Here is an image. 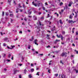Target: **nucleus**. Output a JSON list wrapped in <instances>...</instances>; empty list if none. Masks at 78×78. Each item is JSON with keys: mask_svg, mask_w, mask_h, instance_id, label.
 <instances>
[{"mask_svg": "<svg viewBox=\"0 0 78 78\" xmlns=\"http://www.w3.org/2000/svg\"><path fill=\"white\" fill-rule=\"evenodd\" d=\"M11 1L12 0H8V2H11Z\"/></svg>", "mask_w": 78, "mask_h": 78, "instance_id": "obj_47", "label": "nucleus"}, {"mask_svg": "<svg viewBox=\"0 0 78 78\" xmlns=\"http://www.w3.org/2000/svg\"><path fill=\"white\" fill-rule=\"evenodd\" d=\"M42 14V13L41 12H39L38 13V15H41Z\"/></svg>", "mask_w": 78, "mask_h": 78, "instance_id": "obj_41", "label": "nucleus"}, {"mask_svg": "<svg viewBox=\"0 0 78 78\" xmlns=\"http://www.w3.org/2000/svg\"><path fill=\"white\" fill-rule=\"evenodd\" d=\"M75 28H73L72 29V33H74V30H75Z\"/></svg>", "mask_w": 78, "mask_h": 78, "instance_id": "obj_22", "label": "nucleus"}, {"mask_svg": "<svg viewBox=\"0 0 78 78\" xmlns=\"http://www.w3.org/2000/svg\"><path fill=\"white\" fill-rule=\"evenodd\" d=\"M74 70L76 71V73H78V69L77 70L76 69H75Z\"/></svg>", "mask_w": 78, "mask_h": 78, "instance_id": "obj_15", "label": "nucleus"}, {"mask_svg": "<svg viewBox=\"0 0 78 78\" xmlns=\"http://www.w3.org/2000/svg\"><path fill=\"white\" fill-rule=\"evenodd\" d=\"M20 12H22V11H23V10H22V9H20Z\"/></svg>", "mask_w": 78, "mask_h": 78, "instance_id": "obj_62", "label": "nucleus"}, {"mask_svg": "<svg viewBox=\"0 0 78 78\" xmlns=\"http://www.w3.org/2000/svg\"><path fill=\"white\" fill-rule=\"evenodd\" d=\"M28 13H29V14L30 15L31 14V12H30Z\"/></svg>", "mask_w": 78, "mask_h": 78, "instance_id": "obj_55", "label": "nucleus"}, {"mask_svg": "<svg viewBox=\"0 0 78 78\" xmlns=\"http://www.w3.org/2000/svg\"><path fill=\"white\" fill-rule=\"evenodd\" d=\"M11 47H12V48H13V47H15V46H12V45H11Z\"/></svg>", "mask_w": 78, "mask_h": 78, "instance_id": "obj_58", "label": "nucleus"}, {"mask_svg": "<svg viewBox=\"0 0 78 78\" xmlns=\"http://www.w3.org/2000/svg\"><path fill=\"white\" fill-rule=\"evenodd\" d=\"M37 42V40L36 39L34 41V43L36 45H38V44L37 43H36Z\"/></svg>", "mask_w": 78, "mask_h": 78, "instance_id": "obj_7", "label": "nucleus"}, {"mask_svg": "<svg viewBox=\"0 0 78 78\" xmlns=\"http://www.w3.org/2000/svg\"><path fill=\"white\" fill-rule=\"evenodd\" d=\"M60 42V40H56V41H55V43L56 44V42Z\"/></svg>", "mask_w": 78, "mask_h": 78, "instance_id": "obj_9", "label": "nucleus"}, {"mask_svg": "<svg viewBox=\"0 0 78 78\" xmlns=\"http://www.w3.org/2000/svg\"><path fill=\"white\" fill-rule=\"evenodd\" d=\"M13 3L15 5H16V2H15V1H13Z\"/></svg>", "mask_w": 78, "mask_h": 78, "instance_id": "obj_51", "label": "nucleus"}, {"mask_svg": "<svg viewBox=\"0 0 78 78\" xmlns=\"http://www.w3.org/2000/svg\"><path fill=\"white\" fill-rule=\"evenodd\" d=\"M41 44H42V43H43V40H41Z\"/></svg>", "mask_w": 78, "mask_h": 78, "instance_id": "obj_56", "label": "nucleus"}, {"mask_svg": "<svg viewBox=\"0 0 78 78\" xmlns=\"http://www.w3.org/2000/svg\"><path fill=\"white\" fill-rule=\"evenodd\" d=\"M51 70L50 69H48V73H50V71H51Z\"/></svg>", "mask_w": 78, "mask_h": 78, "instance_id": "obj_31", "label": "nucleus"}, {"mask_svg": "<svg viewBox=\"0 0 78 78\" xmlns=\"http://www.w3.org/2000/svg\"><path fill=\"white\" fill-rule=\"evenodd\" d=\"M62 34H66V32H65V31H63L62 32Z\"/></svg>", "mask_w": 78, "mask_h": 78, "instance_id": "obj_32", "label": "nucleus"}, {"mask_svg": "<svg viewBox=\"0 0 78 78\" xmlns=\"http://www.w3.org/2000/svg\"><path fill=\"white\" fill-rule=\"evenodd\" d=\"M7 61L8 62H9L10 61V60H8V59H7Z\"/></svg>", "mask_w": 78, "mask_h": 78, "instance_id": "obj_54", "label": "nucleus"}, {"mask_svg": "<svg viewBox=\"0 0 78 78\" xmlns=\"http://www.w3.org/2000/svg\"><path fill=\"white\" fill-rule=\"evenodd\" d=\"M8 12H5V15L6 16H8Z\"/></svg>", "mask_w": 78, "mask_h": 78, "instance_id": "obj_36", "label": "nucleus"}, {"mask_svg": "<svg viewBox=\"0 0 78 78\" xmlns=\"http://www.w3.org/2000/svg\"><path fill=\"white\" fill-rule=\"evenodd\" d=\"M4 71H5V72H6V70H7V69L6 68H5L4 69Z\"/></svg>", "mask_w": 78, "mask_h": 78, "instance_id": "obj_44", "label": "nucleus"}, {"mask_svg": "<svg viewBox=\"0 0 78 78\" xmlns=\"http://www.w3.org/2000/svg\"><path fill=\"white\" fill-rule=\"evenodd\" d=\"M47 22H48V23H49V24L50 25V24H51V22H50V21H47Z\"/></svg>", "mask_w": 78, "mask_h": 78, "instance_id": "obj_38", "label": "nucleus"}, {"mask_svg": "<svg viewBox=\"0 0 78 78\" xmlns=\"http://www.w3.org/2000/svg\"><path fill=\"white\" fill-rule=\"evenodd\" d=\"M68 22L69 23H72L73 22V21L72 20H69Z\"/></svg>", "mask_w": 78, "mask_h": 78, "instance_id": "obj_11", "label": "nucleus"}, {"mask_svg": "<svg viewBox=\"0 0 78 78\" xmlns=\"http://www.w3.org/2000/svg\"><path fill=\"white\" fill-rule=\"evenodd\" d=\"M24 20L26 21V22H27V19L24 18Z\"/></svg>", "mask_w": 78, "mask_h": 78, "instance_id": "obj_60", "label": "nucleus"}, {"mask_svg": "<svg viewBox=\"0 0 78 78\" xmlns=\"http://www.w3.org/2000/svg\"><path fill=\"white\" fill-rule=\"evenodd\" d=\"M59 23H61V24H62V20H59Z\"/></svg>", "mask_w": 78, "mask_h": 78, "instance_id": "obj_28", "label": "nucleus"}, {"mask_svg": "<svg viewBox=\"0 0 78 78\" xmlns=\"http://www.w3.org/2000/svg\"><path fill=\"white\" fill-rule=\"evenodd\" d=\"M47 36L48 37H49L50 36V35L47 34Z\"/></svg>", "mask_w": 78, "mask_h": 78, "instance_id": "obj_59", "label": "nucleus"}, {"mask_svg": "<svg viewBox=\"0 0 78 78\" xmlns=\"http://www.w3.org/2000/svg\"><path fill=\"white\" fill-rule=\"evenodd\" d=\"M3 46H6V44H5V43L3 44Z\"/></svg>", "mask_w": 78, "mask_h": 78, "instance_id": "obj_53", "label": "nucleus"}, {"mask_svg": "<svg viewBox=\"0 0 78 78\" xmlns=\"http://www.w3.org/2000/svg\"><path fill=\"white\" fill-rule=\"evenodd\" d=\"M61 78H66V75L64 74L61 75Z\"/></svg>", "mask_w": 78, "mask_h": 78, "instance_id": "obj_8", "label": "nucleus"}, {"mask_svg": "<svg viewBox=\"0 0 78 78\" xmlns=\"http://www.w3.org/2000/svg\"><path fill=\"white\" fill-rule=\"evenodd\" d=\"M75 13L76 14V16H75L74 17L75 18H76L77 17V13H76V12H75Z\"/></svg>", "mask_w": 78, "mask_h": 78, "instance_id": "obj_18", "label": "nucleus"}, {"mask_svg": "<svg viewBox=\"0 0 78 78\" xmlns=\"http://www.w3.org/2000/svg\"><path fill=\"white\" fill-rule=\"evenodd\" d=\"M33 18L34 20H37V17H36V16L35 15H34L33 16Z\"/></svg>", "mask_w": 78, "mask_h": 78, "instance_id": "obj_2", "label": "nucleus"}, {"mask_svg": "<svg viewBox=\"0 0 78 78\" xmlns=\"http://www.w3.org/2000/svg\"><path fill=\"white\" fill-rule=\"evenodd\" d=\"M51 18H50V20H51L52 19V18H53V16H51Z\"/></svg>", "mask_w": 78, "mask_h": 78, "instance_id": "obj_46", "label": "nucleus"}, {"mask_svg": "<svg viewBox=\"0 0 78 78\" xmlns=\"http://www.w3.org/2000/svg\"><path fill=\"white\" fill-rule=\"evenodd\" d=\"M51 31H54V30H56V28H55V26H54V27L51 28Z\"/></svg>", "mask_w": 78, "mask_h": 78, "instance_id": "obj_4", "label": "nucleus"}, {"mask_svg": "<svg viewBox=\"0 0 78 78\" xmlns=\"http://www.w3.org/2000/svg\"><path fill=\"white\" fill-rule=\"evenodd\" d=\"M55 76H58V74H55L54 75Z\"/></svg>", "mask_w": 78, "mask_h": 78, "instance_id": "obj_35", "label": "nucleus"}, {"mask_svg": "<svg viewBox=\"0 0 78 78\" xmlns=\"http://www.w3.org/2000/svg\"><path fill=\"white\" fill-rule=\"evenodd\" d=\"M20 33H21V34H22V31H20L19 32Z\"/></svg>", "mask_w": 78, "mask_h": 78, "instance_id": "obj_61", "label": "nucleus"}, {"mask_svg": "<svg viewBox=\"0 0 78 78\" xmlns=\"http://www.w3.org/2000/svg\"><path fill=\"white\" fill-rule=\"evenodd\" d=\"M45 5H48L47 4V2H46V3H45Z\"/></svg>", "mask_w": 78, "mask_h": 78, "instance_id": "obj_57", "label": "nucleus"}, {"mask_svg": "<svg viewBox=\"0 0 78 78\" xmlns=\"http://www.w3.org/2000/svg\"><path fill=\"white\" fill-rule=\"evenodd\" d=\"M72 3H73V2H70L68 5V6L70 7V6H72Z\"/></svg>", "mask_w": 78, "mask_h": 78, "instance_id": "obj_3", "label": "nucleus"}, {"mask_svg": "<svg viewBox=\"0 0 78 78\" xmlns=\"http://www.w3.org/2000/svg\"><path fill=\"white\" fill-rule=\"evenodd\" d=\"M22 60H21L22 62H23V60H24V57L22 56L21 57Z\"/></svg>", "mask_w": 78, "mask_h": 78, "instance_id": "obj_14", "label": "nucleus"}, {"mask_svg": "<svg viewBox=\"0 0 78 78\" xmlns=\"http://www.w3.org/2000/svg\"><path fill=\"white\" fill-rule=\"evenodd\" d=\"M39 72H38L36 74V75H38V76H39Z\"/></svg>", "mask_w": 78, "mask_h": 78, "instance_id": "obj_30", "label": "nucleus"}, {"mask_svg": "<svg viewBox=\"0 0 78 78\" xmlns=\"http://www.w3.org/2000/svg\"><path fill=\"white\" fill-rule=\"evenodd\" d=\"M23 8H25V5L24 4L23 5Z\"/></svg>", "mask_w": 78, "mask_h": 78, "instance_id": "obj_50", "label": "nucleus"}, {"mask_svg": "<svg viewBox=\"0 0 78 78\" xmlns=\"http://www.w3.org/2000/svg\"><path fill=\"white\" fill-rule=\"evenodd\" d=\"M28 76L30 78H32V76H31V74H29L28 75Z\"/></svg>", "mask_w": 78, "mask_h": 78, "instance_id": "obj_21", "label": "nucleus"}, {"mask_svg": "<svg viewBox=\"0 0 78 78\" xmlns=\"http://www.w3.org/2000/svg\"><path fill=\"white\" fill-rule=\"evenodd\" d=\"M31 66H33V64L32 63H31Z\"/></svg>", "mask_w": 78, "mask_h": 78, "instance_id": "obj_63", "label": "nucleus"}, {"mask_svg": "<svg viewBox=\"0 0 78 78\" xmlns=\"http://www.w3.org/2000/svg\"><path fill=\"white\" fill-rule=\"evenodd\" d=\"M56 36L58 38H60V37H61L62 36V35L61 34H60L59 36L58 35V34H57L56 35Z\"/></svg>", "mask_w": 78, "mask_h": 78, "instance_id": "obj_5", "label": "nucleus"}, {"mask_svg": "<svg viewBox=\"0 0 78 78\" xmlns=\"http://www.w3.org/2000/svg\"><path fill=\"white\" fill-rule=\"evenodd\" d=\"M69 19H72V15H70L69 16Z\"/></svg>", "mask_w": 78, "mask_h": 78, "instance_id": "obj_27", "label": "nucleus"}, {"mask_svg": "<svg viewBox=\"0 0 78 78\" xmlns=\"http://www.w3.org/2000/svg\"><path fill=\"white\" fill-rule=\"evenodd\" d=\"M43 55H44V54H40L39 55V56H43Z\"/></svg>", "mask_w": 78, "mask_h": 78, "instance_id": "obj_40", "label": "nucleus"}, {"mask_svg": "<svg viewBox=\"0 0 78 78\" xmlns=\"http://www.w3.org/2000/svg\"><path fill=\"white\" fill-rule=\"evenodd\" d=\"M24 72L25 74H26V72H27V70H26V69H24Z\"/></svg>", "mask_w": 78, "mask_h": 78, "instance_id": "obj_33", "label": "nucleus"}, {"mask_svg": "<svg viewBox=\"0 0 78 78\" xmlns=\"http://www.w3.org/2000/svg\"><path fill=\"white\" fill-rule=\"evenodd\" d=\"M60 50L57 51H56V53H59V52H60Z\"/></svg>", "mask_w": 78, "mask_h": 78, "instance_id": "obj_26", "label": "nucleus"}, {"mask_svg": "<svg viewBox=\"0 0 78 78\" xmlns=\"http://www.w3.org/2000/svg\"><path fill=\"white\" fill-rule=\"evenodd\" d=\"M48 17L47 16V18L50 17V14H48Z\"/></svg>", "mask_w": 78, "mask_h": 78, "instance_id": "obj_49", "label": "nucleus"}, {"mask_svg": "<svg viewBox=\"0 0 78 78\" xmlns=\"http://www.w3.org/2000/svg\"><path fill=\"white\" fill-rule=\"evenodd\" d=\"M2 55L3 58H5V57H6V54H5V53H3L2 54Z\"/></svg>", "mask_w": 78, "mask_h": 78, "instance_id": "obj_13", "label": "nucleus"}, {"mask_svg": "<svg viewBox=\"0 0 78 78\" xmlns=\"http://www.w3.org/2000/svg\"><path fill=\"white\" fill-rule=\"evenodd\" d=\"M10 16L11 17H14V14H12H12L10 13Z\"/></svg>", "mask_w": 78, "mask_h": 78, "instance_id": "obj_10", "label": "nucleus"}, {"mask_svg": "<svg viewBox=\"0 0 78 78\" xmlns=\"http://www.w3.org/2000/svg\"><path fill=\"white\" fill-rule=\"evenodd\" d=\"M60 6H62L63 5V3L62 2H61L60 4Z\"/></svg>", "mask_w": 78, "mask_h": 78, "instance_id": "obj_37", "label": "nucleus"}, {"mask_svg": "<svg viewBox=\"0 0 78 78\" xmlns=\"http://www.w3.org/2000/svg\"><path fill=\"white\" fill-rule=\"evenodd\" d=\"M64 39V37L63 36H62L61 37V39L62 40V41H63V39Z\"/></svg>", "mask_w": 78, "mask_h": 78, "instance_id": "obj_34", "label": "nucleus"}, {"mask_svg": "<svg viewBox=\"0 0 78 78\" xmlns=\"http://www.w3.org/2000/svg\"><path fill=\"white\" fill-rule=\"evenodd\" d=\"M32 3L33 5H34V6H36H36H37V4L34 3V2H32Z\"/></svg>", "mask_w": 78, "mask_h": 78, "instance_id": "obj_6", "label": "nucleus"}, {"mask_svg": "<svg viewBox=\"0 0 78 78\" xmlns=\"http://www.w3.org/2000/svg\"><path fill=\"white\" fill-rule=\"evenodd\" d=\"M18 65H19L20 66H22V64H18Z\"/></svg>", "mask_w": 78, "mask_h": 78, "instance_id": "obj_45", "label": "nucleus"}, {"mask_svg": "<svg viewBox=\"0 0 78 78\" xmlns=\"http://www.w3.org/2000/svg\"><path fill=\"white\" fill-rule=\"evenodd\" d=\"M43 10H45V8L44 7H43Z\"/></svg>", "mask_w": 78, "mask_h": 78, "instance_id": "obj_48", "label": "nucleus"}, {"mask_svg": "<svg viewBox=\"0 0 78 78\" xmlns=\"http://www.w3.org/2000/svg\"><path fill=\"white\" fill-rule=\"evenodd\" d=\"M60 63H61V64H64V63L62 62V60H61Z\"/></svg>", "mask_w": 78, "mask_h": 78, "instance_id": "obj_43", "label": "nucleus"}, {"mask_svg": "<svg viewBox=\"0 0 78 78\" xmlns=\"http://www.w3.org/2000/svg\"><path fill=\"white\" fill-rule=\"evenodd\" d=\"M11 56H12V55H11V54H9V55L8 58H10V57H11Z\"/></svg>", "mask_w": 78, "mask_h": 78, "instance_id": "obj_17", "label": "nucleus"}, {"mask_svg": "<svg viewBox=\"0 0 78 78\" xmlns=\"http://www.w3.org/2000/svg\"><path fill=\"white\" fill-rule=\"evenodd\" d=\"M44 19V17L43 16H42L41 17V18L40 19Z\"/></svg>", "mask_w": 78, "mask_h": 78, "instance_id": "obj_39", "label": "nucleus"}, {"mask_svg": "<svg viewBox=\"0 0 78 78\" xmlns=\"http://www.w3.org/2000/svg\"><path fill=\"white\" fill-rule=\"evenodd\" d=\"M67 53L66 52L64 53V52H63L61 54V55L62 56H65V57H66L67 56Z\"/></svg>", "mask_w": 78, "mask_h": 78, "instance_id": "obj_1", "label": "nucleus"}, {"mask_svg": "<svg viewBox=\"0 0 78 78\" xmlns=\"http://www.w3.org/2000/svg\"><path fill=\"white\" fill-rule=\"evenodd\" d=\"M4 14H5V12H4V11H2V16H4Z\"/></svg>", "mask_w": 78, "mask_h": 78, "instance_id": "obj_20", "label": "nucleus"}, {"mask_svg": "<svg viewBox=\"0 0 78 78\" xmlns=\"http://www.w3.org/2000/svg\"><path fill=\"white\" fill-rule=\"evenodd\" d=\"M30 47H31V46L29 45V46H28V48L29 49H30Z\"/></svg>", "mask_w": 78, "mask_h": 78, "instance_id": "obj_42", "label": "nucleus"}, {"mask_svg": "<svg viewBox=\"0 0 78 78\" xmlns=\"http://www.w3.org/2000/svg\"><path fill=\"white\" fill-rule=\"evenodd\" d=\"M19 12V9H17L16 10V12L17 13Z\"/></svg>", "mask_w": 78, "mask_h": 78, "instance_id": "obj_25", "label": "nucleus"}, {"mask_svg": "<svg viewBox=\"0 0 78 78\" xmlns=\"http://www.w3.org/2000/svg\"><path fill=\"white\" fill-rule=\"evenodd\" d=\"M16 72H17V71H16V69H15L14 70V74H16Z\"/></svg>", "mask_w": 78, "mask_h": 78, "instance_id": "obj_12", "label": "nucleus"}, {"mask_svg": "<svg viewBox=\"0 0 78 78\" xmlns=\"http://www.w3.org/2000/svg\"><path fill=\"white\" fill-rule=\"evenodd\" d=\"M33 39H34V37H32V39L31 40H30V41H32Z\"/></svg>", "mask_w": 78, "mask_h": 78, "instance_id": "obj_24", "label": "nucleus"}, {"mask_svg": "<svg viewBox=\"0 0 78 78\" xmlns=\"http://www.w3.org/2000/svg\"><path fill=\"white\" fill-rule=\"evenodd\" d=\"M8 38L7 37L5 38L4 39V41H8Z\"/></svg>", "mask_w": 78, "mask_h": 78, "instance_id": "obj_16", "label": "nucleus"}, {"mask_svg": "<svg viewBox=\"0 0 78 78\" xmlns=\"http://www.w3.org/2000/svg\"><path fill=\"white\" fill-rule=\"evenodd\" d=\"M61 11L62 12H63V11H64V10H63V9H62V10H61Z\"/></svg>", "mask_w": 78, "mask_h": 78, "instance_id": "obj_64", "label": "nucleus"}, {"mask_svg": "<svg viewBox=\"0 0 78 78\" xmlns=\"http://www.w3.org/2000/svg\"><path fill=\"white\" fill-rule=\"evenodd\" d=\"M78 31L76 32V35H78Z\"/></svg>", "mask_w": 78, "mask_h": 78, "instance_id": "obj_52", "label": "nucleus"}, {"mask_svg": "<svg viewBox=\"0 0 78 78\" xmlns=\"http://www.w3.org/2000/svg\"><path fill=\"white\" fill-rule=\"evenodd\" d=\"M20 5H21L20 3H19L18 4V7H19V8H22V6H21Z\"/></svg>", "mask_w": 78, "mask_h": 78, "instance_id": "obj_19", "label": "nucleus"}, {"mask_svg": "<svg viewBox=\"0 0 78 78\" xmlns=\"http://www.w3.org/2000/svg\"><path fill=\"white\" fill-rule=\"evenodd\" d=\"M30 71H31V72H34V69H31Z\"/></svg>", "mask_w": 78, "mask_h": 78, "instance_id": "obj_23", "label": "nucleus"}, {"mask_svg": "<svg viewBox=\"0 0 78 78\" xmlns=\"http://www.w3.org/2000/svg\"><path fill=\"white\" fill-rule=\"evenodd\" d=\"M40 2H41V1H37V3H38V5H41V3H40Z\"/></svg>", "mask_w": 78, "mask_h": 78, "instance_id": "obj_29", "label": "nucleus"}]
</instances>
